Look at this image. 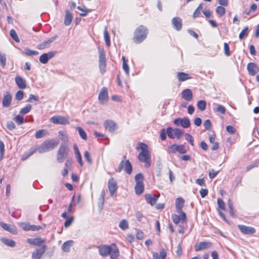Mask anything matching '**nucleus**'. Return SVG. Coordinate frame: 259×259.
Masks as SVG:
<instances>
[{
	"mask_svg": "<svg viewBox=\"0 0 259 259\" xmlns=\"http://www.w3.org/2000/svg\"><path fill=\"white\" fill-rule=\"evenodd\" d=\"M15 121L17 122V123L19 125L22 124L24 122V118L22 116L19 115H17L15 118Z\"/></svg>",
	"mask_w": 259,
	"mask_h": 259,
	"instance_id": "60",
	"label": "nucleus"
},
{
	"mask_svg": "<svg viewBox=\"0 0 259 259\" xmlns=\"http://www.w3.org/2000/svg\"><path fill=\"white\" fill-rule=\"evenodd\" d=\"M182 97L187 101H191L193 98V93L190 89L184 90L182 92Z\"/></svg>",
	"mask_w": 259,
	"mask_h": 259,
	"instance_id": "22",
	"label": "nucleus"
},
{
	"mask_svg": "<svg viewBox=\"0 0 259 259\" xmlns=\"http://www.w3.org/2000/svg\"><path fill=\"white\" fill-rule=\"evenodd\" d=\"M50 120L54 124H66L69 122L67 117L60 115L54 116Z\"/></svg>",
	"mask_w": 259,
	"mask_h": 259,
	"instance_id": "7",
	"label": "nucleus"
},
{
	"mask_svg": "<svg viewBox=\"0 0 259 259\" xmlns=\"http://www.w3.org/2000/svg\"><path fill=\"white\" fill-rule=\"evenodd\" d=\"M37 151V150L36 147L30 148L28 151L25 152L23 154V155L22 157V160H25L27 159L28 157L31 156L32 154H33Z\"/></svg>",
	"mask_w": 259,
	"mask_h": 259,
	"instance_id": "32",
	"label": "nucleus"
},
{
	"mask_svg": "<svg viewBox=\"0 0 259 259\" xmlns=\"http://www.w3.org/2000/svg\"><path fill=\"white\" fill-rule=\"evenodd\" d=\"M174 123L177 126H182L183 128H188L190 125V120L187 117L177 118L175 119Z\"/></svg>",
	"mask_w": 259,
	"mask_h": 259,
	"instance_id": "9",
	"label": "nucleus"
},
{
	"mask_svg": "<svg viewBox=\"0 0 259 259\" xmlns=\"http://www.w3.org/2000/svg\"><path fill=\"white\" fill-rule=\"evenodd\" d=\"M73 241L68 240L63 243L62 246V249L65 252H69L70 251V248L73 245Z\"/></svg>",
	"mask_w": 259,
	"mask_h": 259,
	"instance_id": "29",
	"label": "nucleus"
},
{
	"mask_svg": "<svg viewBox=\"0 0 259 259\" xmlns=\"http://www.w3.org/2000/svg\"><path fill=\"white\" fill-rule=\"evenodd\" d=\"M46 246L43 245L41 248L36 249L32 253V259H41L42 255L46 251Z\"/></svg>",
	"mask_w": 259,
	"mask_h": 259,
	"instance_id": "15",
	"label": "nucleus"
},
{
	"mask_svg": "<svg viewBox=\"0 0 259 259\" xmlns=\"http://www.w3.org/2000/svg\"><path fill=\"white\" fill-rule=\"evenodd\" d=\"M15 81L17 86L21 89H24L26 87V81L21 76H17L15 77Z\"/></svg>",
	"mask_w": 259,
	"mask_h": 259,
	"instance_id": "24",
	"label": "nucleus"
},
{
	"mask_svg": "<svg viewBox=\"0 0 259 259\" xmlns=\"http://www.w3.org/2000/svg\"><path fill=\"white\" fill-rule=\"evenodd\" d=\"M148 30L146 26H139L135 31L133 40L136 44H140L146 39Z\"/></svg>",
	"mask_w": 259,
	"mask_h": 259,
	"instance_id": "3",
	"label": "nucleus"
},
{
	"mask_svg": "<svg viewBox=\"0 0 259 259\" xmlns=\"http://www.w3.org/2000/svg\"><path fill=\"white\" fill-rule=\"evenodd\" d=\"M10 36L16 42H19L20 39L17 35L16 31L14 29H11L10 32Z\"/></svg>",
	"mask_w": 259,
	"mask_h": 259,
	"instance_id": "50",
	"label": "nucleus"
},
{
	"mask_svg": "<svg viewBox=\"0 0 259 259\" xmlns=\"http://www.w3.org/2000/svg\"><path fill=\"white\" fill-rule=\"evenodd\" d=\"M217 202L219 207L222 210H224L225 208V203L224 201L221 198H218Z\"/></svg>",
	"mask_w": 259,
	"mask_h": 259,
	"instance_id": "62",
	"label": "nucleus"
},
{
	"mask_svg": "<svg viewBox=\"0 0 259 259\" xmlns=\"http://www.w3.org/2000/svg\"><path fill=\"white\" fill-rule=\"evenodd\" d=\"M84 157L86 161L90 164H92V159L91 158V155L90 153L86 151L84 153Z\"/></svg>",
	"mask_w": 259,
	"mask_h": 259,
	"instance_id": "56",
	"label": "nucleus"
},
{
	"mask_svg": "<svg viewBox=\"0 0 259 259\" xmlns=\"http://www.w3.org/2000/svg\"><path fill=\"white\" fill-rule=\"evenodd\" d=\"M178 152L181 154H184L187 152L186 147L183 145H179L178 146Z\"/></svg>",
	"mask_w": 259,
	"mask_h": 259,
	"instance_id": "64",
	"label": "nucleus"
},
{
	"mask_svg": "<svg viewBox=\"0 0 259 259\" xmlns=\"http://www.w3.org/2000/svg\"><path fill=\"white\" fill-rule=\"evenodd\" d=\"M166 134L168 137L170 139H174L175 134H174V129H172L170 127H168L166 130Z\"/></svg>",
	"mask_w": 259,
	"mask_h": 259,
	"instance_id": "55",
	"label": "nucleus"
},
{
	"mask_svg": "<svg viewBox=\"0 0 259 259\" xmlns=\"http://www.w3.org/2000/svg\"><path fill=\"white\" fill-rule=\"evenodd\" d=\"M65 15L64 18V24L65 26H69L72 22L73 19V15L69 10H65Z\"/></svg>",
	"mask_w": 259,
	"mask_h": 259,
	"instance_id": "25",
	"label": "nucleus"
},
{
	"mask_svg": "<svg viewBox=\"0 0 259 259\" xmlns=\"http://www.w3.org/2000/svg\"><path fill=\"white\" fill-rule=\"evenodd\" d=\"M119 227L122 230H125L129 227L128 223L126 220H122L119 224Z\"/></svg>",
	"mask_w": 259,
	"mask_h": 259,
	"instance_id": "42",
	"label": "nucleus"
},
{
	"mask_svg": "<svg viewBox=\"0 0 259 259\" xmlns=\"http://www.w3.org/2000/svg\"><path fill=\"white\" fill-rule=\"evenodd\" d=\"M247 69L249 74L252 76H254L259 71L257 65L253 62H250L247 64Z\"/></svg>",
	"mask_w": 259,
	"mask_h": 259,
	"instance_id": "19",
	"label": "nucleus"
},
{
	"mask_svg": "<svg viewBox=\"0 0 259 259\" xmlns=\"http://www.w3.org/2000/svg\"><path fill=\"white\" fill-rule=\"evenodd\" d=\"M103 124L105 128L111 133H113L117 128V125L112 120H106Z\"/></svg>",
	"mask_w": 259,
	"mask_h": 259,
	"instance_id": "17",
	"label": "nucleus"
},
{
	"mask_svg": "<svg viewBox=\"0 0 259 259\" xmlns=\"http://www.w3.org/2000/svg\"><path fill=\"white\" fill-rule=\"evenodd\" d=\"M25 55L27 56H36L39 53L36 51L31 50L28 48H26L24 50V52L23 53Z\"/></svg>",
	"mask_w": 259,
	"mask_h": 259,
	"instance_id": "44",
	"label": "nucleus"
},
{
	"mask_svg": "<svg viewBox=\"0 0 259 259\" xmlns=\"http://www.w3.org/2000/svg\"><path fill=\"white\" fill-rule=\"evenodd\" d=\"M175 137L177 139H180L184 134V132L181 129L176 128L174 129Z\"/></svg>",
	"mask_w": 259,
	"mask_h": 259,
	"instance_id": "39",
	"label": "nucleus"
},
{
	"mask_svg": "<svg viewBox=\"0 0 259 259\" xmlns=\"http://www.w3.org/2000/svg\"><path fill=\"white\" fill-rule=\"evenodd\" d=\"M172 27L177 31H180L182 27V20L180 17H177L171 20Z\"/></svg>",
	"mask_w": 259,
	"mask_h": 259,
	"instance_id": "20",
	"label": "nucleus"
},
{
	"mask_svg": "<svg viewBox=\"0 0 259 259\" xmlns=\"http://www.w3.org/2000/svg\"><path fill=\"white\" fill-rule=\"evenodd\" d=\"M99 100L102 104H104L107 102L108 100V94L107 89L106 88H103L100 91L99 97Z\"/></svg>",
	"mask_w": 259,
	"mask_h": 259,
	"instance_id": "12",
	"label": "nucleus"
},
{
	"mask_svg": "<svg viewBox=\"0 0 259 259\" xmlns=\"http://www.w3.org/2000/svg\"><path fill=\"white\" fill-rule=\"evenodd\" d=\"M135 190V193L137 195H141L143 192L144 190V184H136Z\"/></svg>",
	"mask_w": 259,
	"mask_h": 259,
	"instance_id": "34",
	"label": "nucleus"
},
{
	"mask_svg": "<svg viewBox=\"0 0 259 259\" xmlns=\"http://www.w3.org/2000/svg\"><path fill=\"white\" fill-rule=\"evenodd\" d=\"M0 225L5 230L13 234L16 235L18 233L17 228L13 225L3 222L0 223Z\"/></svg>",
	"mask_w": 259,
	"mask_h": 259,
	"instance_id": "21",
	"label": "nucleus"
},
{
	"mask_svg": "<svg viewBox=\"0 0 259 259\" xmlns=\"http://www.w3.org/2000/svg\"><path fill=\"white\" fill-rule=\"evenodd\" d=\"M59 144L58 139H50L44 141L40 145L36 146L39 153H44L54 149Z\"/></svg>",
	"mask_w": 259,
	"mask_h": 259,
	"instance_id": "2",
	"label": "nucleus"
},
{
	"mask_svg": "<svg viewBox=\"0 0 259 259\" xmlns=\"http://www.w3.org/2000/svg\"><path fill=\"white\" fill-rule=\"evenodd\" d=\"M47 134V132L45 130H40L35 133V137L37 139L41 138Z\"/></svg>",
	"mask_w": 259,
	"mask_h": 259,
	"instance_id": "45",
	"label": "nucleus"
},
{
	"mask_svg": "<svg viewBox=\"0 0 259 259\" xmlns=\"http://www.w3.org/2000/svg\"><path fill=\"white\" fill-rule=\"evenodd\" d=\"M136 149L140 151L138 155V159L141 162L145 163L146 167H149L151 165V156L148 150V146L143 143H139Z\"/></svg>",
	"mask_w": 259,
	"mask_h": 259,
	"instance_id": "1",
	"label": "nucleus"
},
{
	"mask_svg": "<svg viewBox=\"0 0 259 259\" xmlns=\"http://www.w3.org/2000/svg\"><path fill=\"white\" fill-rule=\"evenodd\" d=\"M178 145L173 144L168 146V152L169 153H175L176 152H178Z\"/></svg>",
	"mask_w": 259,
	"mask_h": 259,
	"instance_id": "54",
	"label": "nucleus"
},
{
	"mask_svg": "<svg viewBox=\"0 0 259 259\" xmlns=\"http://www.w3.org/2000/svg\"><path fill=\"white\" fill-rule=\"evenodd\" d=\"M108 187L111 196H113L117 190V184L116 181L111 178L109 179L108 182Z\"/></svg>",
	"mask_w": 259,
	"mask_h": 259,
	"instance_id": "10",
	"label": "nucleus"
},
{
	"mask_svg": "<svg viewBox=\"0 0 259 259\" xmlns=\"http://www.w3.org/2000/svg\"><path fill=\"white\" fill-rule=\"evenodd\" d=\"M136 184H143L144 176L141 173H139L135 177Z\"/></svg>",
	"mask_w": 259,
	"mask_h": 259,
	"instance_id": "46",
	"label": "nucleus"
},
{
	"mask_svg": "<svg viewBox=\"0 0 259 259\" xmlns=\"http://www.w3.org/2000/svg\"><path fill=\"white\" fill-rule=\"evenodd\" d=\"M56 54V51H51L47 53H44L40 56L39 61L42 64H47L49 60L52 59Z\"/></svg>",
	"mask_w": 259,
	"mask_h": 259,
	"instance_id": "8",
	"label": "nucleus"
},
{
	"mask_svg": "<svg viewBox=\"0 0 259 259\" xmlns=\"http://www.w3.org/2000/svg\"><path fill=\"white\" fill-rule=\"evenodd\" d=\"M248 27L246 26L242 30L239 35L240 39H242L244 37L248 35Z\"/></svg>",
	"mask_w": 259,
	"mask_h": 259,
	"instance_id": "51",
	"label": "nucleus"
},
{
	"mask_svg": "<svg viewBox=\"0 0 259 259\" xmlns=\"http://www.w3.org/2000/svg\"><path fill=\"white\" fill-rule=\"evenodd\" d=\"M159 195H154L152 194H146L145 195V199L146 202L153 206L156 204Z\"/></svg>",
	"mask_w": 259,
	"mask_h": 259,
	"instance_id": "16",
	"label": "nucleus"
},
{
	"mask_svg": "<svg viewBox=\"0 0 259 259\" xmlns=\"http://www.w3.org/2000/svg\"><path fill=\"white\" fill-rule=\"evenodd\" d=\"M211 247V243L209 242L203 241L197 243L195 246V250L198 251L206 249L209 248Z\"/></svg>",
	"mask_w": 259,
	"mask_h": 259,
	"instance_id": "18",
	"label": "nucleus"
},
{
	"mask_svg": "<svg viewBox=\"0 0 259 259\" xmlns=\"http://www.w3.org/2000/svg\"><path fill=\"white\" fill-rule=\"evenodd\" d=\"M5 150V145L2 141H0V161H1L3 158Z\"/></svg>",
	"mask_w": 259,
	"mask_h": 259,
	"instance_id": "58",
	"label": "nucleus"
},
{
	"mask_svg": "<svg viewBox=\"0 0 259 259\" xmlns=\"http://www.w3.org/2000/svg\"><path fill=\"white\" fill-rule=\"evenodd\" d=\"M197 108L201 111H204L206 109V103L204 100H200L197 102Z\"/></svg>",
	"mask_w": 259,
	"mask_h": 259,
	"instance_id": "43",
	"label": "nucleus"
},
{
	"mask_svg": "<svg viewBox=\"0 0 259 259\" xmlns=\"http://www.w3.org/2000/svg\"><path fill=\"white\" fill-rule=\"evenodd\" d=\"M0 63L3 67H5L6 64V57L4 54L0 53Z\"/></svg>",
	"mask_w": 259,
	"mask_h": 259,
	"instance_id": "57",
	"label": "nucleus"
},
{
	"mask_svg": "<svg viewBox=\"0 0 259 259\" xmlns=\"http://www.w3.org/2000/svg\"><path fill=\"white\" fill-rule=\"evenodd\" d=\"M99 68L102 74H104L106 71V60L105 58V53L103 49H99Z\"/></svg>",
	"mask_w": 259,
	"mask_h": 259,
	"instance_id": "6",
	"label": "nucleus"
},
{
	"mask_svg": "<svg viewBox=\"0 0 259 259\" xmlns=\"http://www.w3.org/2000/svg\"><path fill=\"white\" fill-rule=\"evenodd\" d=\"M224 53L227 56H230V47L229 45L227 42H225L224 44Z\"/></svg>",
	"mask_w": 259,
	"mask_h": 259,
	"instance_id": "61",
	"label": "nucleus"
},
{
	"mask_svg": "<svg viewBox=\"0 0 259 259\" xmlns=\"http://www.w3.org/2000/svg\"><path fill=\"white\" fill-rule=\"evenodd\" d=\"M1 240L4 244L11 247H14L16 245L15 242L11 239L3 238Z\"/></svg>",
	"mask_w": 259,
	"mask_h": 259,
	"instance_id": "35",
	"label": "nucleus"
},
{
	"mask_svg": "<svg viewBox=\"0 0 259 259\" xmlns=\"http://www.w3.org/2000/svg\"><path fill=\"white\" fill-rule=\"evenodd\" d=\"M69 151L66 144H61L58 149L57 154V160L59 163H62L67 157Z\"/></svg>",
	"mask_w": 259,
	"mask_h": 259,
	"instance_id": "4",
	"label": "nucleus"
},
{
	"mask_svg": "<svg viewBox=\"0 0 259 259\" xmlns=\"http://www.w3.org/2000/svg\"><path fill=\"white\" fill-rule=\"evenodd\" d=\"M111 259H117L119 255V252L118 248L115 244H112L111 246V251L109 254Z\"/></svg>",
	"mask_w": 259,
	"mask_h": 259,
	"instance_id": "26",
	"label": "nucleus"
},
{
	"mask_svg": "<svg viewBox=\"0 0 259 259\" xmlns=\"http://www.w3.org/2000/svg\"><path fill=\"white\" fill-rule=\"evenodd\" d=\"M31 105L30 104H27L25 107L21 109L20 113L23 115L26 114L31 110Z\"/></svg>",
	"mask_w": 259,
	"mask_h": 259,
	"instance_id": "49",
	"label": "nucleus"
},
{
	"mask_svg": "<svg viewBox=\"0 0 259 259\" xmlns=\"http://www.w3.org/2000/svg\"><path fill=\"white\" fill-rule=\"evenodd\" d=\"M216 107H213V110L214 112H220L222 114H225L226 112V108L221 105L215 104Z\"/></svg>",
	"mask_w": 259,
	"mask_h": 259,
	"instance_id": "41",
	"label": "nucleus"
},
{
	"mask_svg": "<svg viewBox=\"0 0 259 259\" xmlns=\"http://www.w3.org/2000/svg\"><path fill=\"white\" fill-rule=\"evenodd\" d=\"M37 151V150L36 147L30 148L28 151L25 152L23 154V155L22 157V160H25L27 159L28 157L31 156L32 154H33Z\"/></svg>",
	"mask_w": 259,
	"mask_h": 259,
	"instance_id": "31",
	"label": "nucleus"
},
{
	"mask_svg": "<svg viewBox=\"0 0 259 259\" xmlns=\"http://www.w3.org/2000/svg\"><path fill=\"white\" fill-rule=\"evenodd\" d=\"M185 139L188 142H189V143L192 145V146H193L194 145V140H193V138L192 137V136L191 135H190L189 134H185Z\"/></svg>",
	"mask_w": 259,
	"mask_h": 259,
	"instance_id": "59",
	"label": "nucleus"
},
{
	"mask_svg": "<svg viewBox=\"0 0 259 259\" xmlns=\"http://www.w3.org/2000/svg\"><path fill=\"white\" fill-rule=\"evenodd\" d=\"M76 130L78 131L79 136L83 140H87V136L85 131L81 127L77 126Z\"/></svg>",
	"mask_w": 259,
	"mask_h": 259,
	"instance_id": "47",
	"label": "nucleus"
},
{
	"mask_svg": "<svg viewBox=\"0 0 259 259\" xmlns=\"http://www.w3.org/2000/svg\"><path fill=\"white\" fill-rule=\"evenodd\" d=\"M122 60L123 61L122 68H123V70L125 71L126 74L128 75L129 72H130V69H129L128 65L127 63V62L125 60V57L123 56L122 57Z\"/></svg>",
	"mask_w": 259,
	"mask_h": 259,
	"instance_id": "40",
	"label": "nucleus"
},
{
	"mask_svg": "<svg viewBox=\"0 0 259 259\" xmlns=\"http://www.w3.org/2000/svg\"><path fill=\"white\" fill-rule=\"evenodd\" d=\"M179 215L174 214L172 215V219L174 223L176 224H178L180 222L182 223L186 221V215L184 212H179Z\"/></svg>",
	"mask_w": 259,
	"mask_h": 259,
	"instance_id": "14",
	"label": "nucleus"
},
{
	"mask_svg": "<svg viewBox=\"0 0 259 259\" xmlns=\"http://www.w3.org/2000/svg\"><path fill=\"white\" fill-rule=\"evenodd\" d=\"M210 142L212 144L211 146L212 150H217L219 149V146L218 142L215 141V136L214 135H210L209 137Z\"/></svg>",
	"mask_w": 259,
	"mask_h": 259,
	"instance_id": "33",
	"label": "nucleus"
},
{
	"mask_svg": "<svg viewBox=\"0 0 259 259\" xmlns=\"http://www.w3.org/2000/svg\"><path fill=\"white\" fill-rule=\"evenodd\" d=\"M203 4H200L197 9L193 13V17L194 18H197L200 16L201 14V12L203 11Z\"/></svg>",
	"mask_w": 259,
	"mask_h": 259,
	"instance_id": "38",
	"label": "nucleus"
},
{
	"mask_svg": "<svg viewBox=\"0 0 259 259\" xmlns=\"http://www.w3.org/2000/svg\"><path fill=\"white\" fill-rule=\"evenodd\" d=\"M99 253L102 256H107L111 251V246L106 245H100L98 246Z\"/></svg>",
	"mask_w": 259,
	"mask_h": 259,
	"instance_id": "13",
	"label": "nucleus"
},
{
	"mask_svg": "<svg viewBox=\"0 0 259 259\" xmlns=\"http://www.w3.org/2000/svg\"><path fill=\"white\" fill-rule=\"evenodd\" d=\"M216 13L220 17L223 16L225 14L226 10L222 6H218L216 9Z\"/></svg>",
	"mask_w": 259,
	"mask_h": 259,
	"instance_id": "48",
	"label": "nucleus"
},
{
	"mask_svg": "<svg viewBox=\"0 0 259 259\" xmlns=\"http://www.w3.org/2000/svg\"><path fill=\"white\" fill-rule=\"evenodd\" d=\"M104 39L106 42V45L109 47L110 46V38L109 34L107 31V27H105L104 30Z\"/></svg>",
	"mask_w": 259,
	"mask_h": 259,
	"instance_id": "36",
	"label": "nucleus"
},
{
	"mask_svg": "<svg viewBox=\"0 0 259 259\" xmlns=\"http://www.w3.org/2000/svg\"><path fill=\"white\" fill-rule=\"evenodd\" d=\"M184 200L182 198H178L176 201V208L177 212H183L182 211L184 206Z\"/></svg>",
	"mask_w": 259,
	"mask_h": 259,
	"instance_id": "27",
	"label": "nucleus"
},
{
	"mask_svg": "<svg viewBox=\"0 0 259 259\" xmlns=\"http://www.w3.org/2000/svg\"><path fill=\"white\" fill-rule=\"evenodd\" d=\"M238 228L241 233L244 235H251L255 233L256 232V230L254 228L250 226L238 225Z\"/></svg>",
	"mask_w": 259,
	"mask_h": 259,
	"instance_id": "11",
	"label": "nucleus"
},
{
	"mask_svg": "<svg viewBox=\"0 0 259 259\" xmlns=\"http://www.w3.org/2000/svg\"><path fill=\"white\" fill-rule=\"evenodd\" d=\"M18 225L21 227L22 229L24 231H29V228L30 224L27 223L20 222L18 223Z\"/></svg>",
	"mask_w": 259,
	"mask_h": 259,
	"instance_id": "52",
	"label": "nucleus"
},
{
	"mask_svg": "<svg viewBox=\"0 0 259 259\" xmlns=\"http://www.w3.org/2000/svg\"><path fill=\"white\" fill-rule=\"evenodd\" d=\"M124 168V171L128 174H131L132 172L133 167L128 160L126 159V156H123V159L120 162L118 168V172H120Z\"/></svg>",
	"mask_w": 259,
	"mask_h": 259,
	"instance_id": "5",
	"label": "nucleus"
},
{
	"mask_svg": "<svg viewBox=\"0 0 259 259\" xmlns=\"http://www.w3.org/2000/svg\"><path fill=\"white\" fill-rule=\"evenodd\" d=\"M11 102L12 96L10 94L7 93L6 95L4 96L3 99V106L5 107H8L10 105Z\"/></svg>",
	"mask_w": 259,
	"mask_h": 259,
	"instance_id": "28",
	"label": "nucleus"
},
{
	"mask_svg": "<svg viewBox=\"0 0 259 259\" xmlns=\"http://www.w3.org/2000/svg\"><path fill=\"white\" fill-rule=\"evenodd\" d=\"M26 242L29 244L39 246L45 242V240L41 238H28Z\"/></svg>",
	"mask_w": 259,
	"mask_h": 259,
	"instance_id": "23",
	"label": "nucleus"
},
{
	"mask_svg": "<svg viewBox=\"0 0 259 259\" xmlns=\"http://www.w3.org/2000/svg\"><path fill=\"white\" fill-rule=\"evenodd\" d=\"M51 42L49 40V39L44 41L42 43L39 44L37 45V48L39 50H44L46 48H48L50 45Z\"/></svg>",
	"mask_w": 259,
	"mask_h": 259,
	"instance_id": "37",
	"label": "nucleus"
},
{
	"mask_svg": "<svg viewBox=\"0 0 259 259\" xmlns=\"http://www.w3.org/2000/svg\"><path fill=\"white\" fill-rule=\"evenodd\" d=\"M177 76L180 81H184L191 78L188 74L182 72H178Z\"/></svg>",
	"mask_w": 259,
	"mask_h": 259,
	"instance_id": "30",
	"label": "nucleus"
},
{
	"mask_svg": "<svg viewBox=\"0 0 259 259\" xmlns=\"http://www.w3.org/2000/svg\"><path fill=\"white\" fill-rule=\"evenodd\" d=\"M136 217L137 221H138L140 222H142L145 219V217L141 212H136Z\"/></svg>",
	"mask_w": 259,
	"mask_h": 259,
	"instance_id": "63",
	"label": "nucleus"
},
{
	"mask_svg": "<svg viewBox=\"0 0 259 259\" xmlns=\"http://www.w3.org/2000/svg\"><path fill=\"white\" fill-rule=\"evenodd\" d=\"M77 9L79 10L82 11V13L79 14V15L80 16H85L87 15V14L90 12V10L85 9V8H82L80 6H77Z\"/></svg>",
	"mask_w": 259,
	"mask_h": 259,
	"instance_id": "53",
	"label": "nucleus"
}]
</instances>
